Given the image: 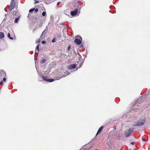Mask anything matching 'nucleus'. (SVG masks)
<instances>
[{"mask_svg": "<svg viewBox=\"0 0 150 150\" xmlns=\"http://www.w3.org/2000/svg\"><path fill=\"white\" fill-rule=\"evenodd\" d=\"M145 116L144 115L140 118L138 121L135 123L134 126H139L144 125L145 122Z\"/></svg>", "mask_w": 150, "mask_h": 150, "instance_id": "f257e3e1", "label": "nucleus"}, {"mask_svg": "<svg viewBox=\"0 0 150 150\" xmlns=\"http://www.w3.org/2000/svg\"><path fill=\"white\" fill-rule=\"evenodd\" d=\"M77 38H76L74 41V42L77 45L81 44L82 41V38L79 35H78L76 36Z\"/></svg>", "mask_w": 150, "mask_h": 150, "instance_id": "f03ea898", "label": "nucleus"}, {"mask_svg": "<svg viewBox=\"0 0 150 150\" xmlns=\"http://www.w3.org/2000/svg\"><path fill=\"white\" fill-rule=\"evenodd\" d=\"M133 131V129L129 128L127 131H125V135L126 137H128L130 135Z\"/></svg>", "mask_w": 150, "mask_h": 150, "instance_id": "7ed1b4c3", "label": "nucleus"}, {"mask_svg": "<svg viewBox=\"0 0 150 150\" xmlns=\"http://www.w3.org/2000/svg\"><path fill=\"white\" fill-rule=\"evenodd\" d=\"M6 76V74L4 71L3 70H0V79Z\"/></svg>", "mask_w": 150, "mask_h": 150, "instance_id": "20e7f679", "label": "nucleus"}, {"mask_svg": "<svg viewBox=\"0 0 150 150\" xmlns=\"http://www.w3.org/2000/svg\"><path fill=\"white\" fill-rule=\"evenodd\" d=\"M138 106L137 104H135L133 107L132 109L130 110L131 111V112H133L134 111H137L138 110Z\"/></svg>", "mask_w": 150, "mask_h": 150, "instance_id": "39448f33", "label": "nucleus"}, {"mask_svg": "<svg viewBox=\"0 0 150 150\" xmlns=\"http://www.w3.org/2000/svg\"><path fill=\"white\" fill-rule=\"evenodd\" d=\"M78 12V10L77 9H76L74 11H71L70 14L72 16H76Z\"/></svg>", "mask_w": 150, "mask_h": 150, "instance_id": "423d86ee", "label": "nucleus"}, {"mask_svg": "<svg viewBox=\"0 0 150 150\" xmlns=\"http://www.w3.org/2000/svg\"><path fill=\"white\" fill-rule=\"evenodd\" d=\"M15 4L14 1H11L10 3V7L13 9L15 6Z\"/></svg>", "mask_w": 150, "mask_h": 150, "instance_id": "0eeeda50", "label": "nucleus"}, {"mask_svg": "<svg viewBox=\"0 0 150 150\" xmlns=\"http://www.w3.org/2000/svg\"><path fill=\"white\" fill-rule=\"evenodd\" d=\"M37 72H38V74L40 76V77H42V79L45 81H47V80H48V78H47V76H42L38 72V70H37Z\"/></svg>", "mask_w": 150, "mask_h": 150, "instance_id": "6e6552de", "label": "nucleus"}, {"mask_svg": "<svg viewBox=\"0 0 150 150\" xmlns=\"http://www.w3.org/2000/svg\"><path fill=\"white\" fill-rule=\"evenodd\" d=\"M103 126H101L98 130V132L96 134V135H97L98 134L101 132L103 129Z\"/></svg>", "mask_w": 150, "mask_h": 150, "instance_id": "1a4fd4ad", "label": "nucleus"}, {"mask_svg": "<svg viewBox=\"0 0 150 150\" xmlns=\"http://www.w3.org/2000/svg\"><path fill=\"white\" fill-rule=\"evenodd\" d=\"M76 66V64H72L70 65V66L69 67L68 69H74L75 68Z\"/></svg>", "mask_w": 150, "mask_h": 150, "instance_id": "9d476101", "label": "nucleus"}, {"mask_svg": "<svg viewBox=\"0 0 150 150\" xmlns=\"http://www.w3.org/2000/svg\"><path fill=\"white\" fill-rule=\"evenodd\" d=\"M47 31V30H45L42 33L41 36H40V37H42L43 36L44 37H45Z\"/></svg>", "mask_w": 150, "mask_h": 150, "instance_id": "9b49d317", "label": "nucleus"}, {"mask_svg": "<svg viewBox=\"0 0 150 150\" xmlns=\"http://www.w3.org/2000/svg\"><path fill=\"white\" fill-rule=\"evenodd\" d=\"M20 17L21 15H19L18 17L16 18L14 20V23H17L18 22Z\"/></svg>", "mask_w": 150, "mask_h": 150, "instance_id": "f8f14e48", "label": "nucleus"}, {"mask_svg": "<svg viewBox=\"0 0 150 150\" xmlns=\"http://www.w3.org/2000/svg\"><path fill=\"white\" fill-rule=\"evenodd\" d=\"M4 34L2 32H0V39H2L4 38Z\"/></svg>", "mask_w": 150, "mask_h": 150, "instance_id": "ddd939ff", "label": "nucleus"}, {"mask_svg": "<svg viewBox=\"0 0 150 150\" xmlns=\"http://www.w3.org/2000/svg\"><path fill=\"white\" fill-rule=\"evenodd\" d=\"M54 81V79H48L47 80V81L50 82H52Z\"/></svg>", "mask_w": 150, "mask_h": 150, "instance_id": "4468645a", "label": "nucleus"}, {"mask_svg": "<svg viewBox=\"0 0 150 150\" xmlns=\"http://www.w3.org/2000/svg\"><path fill=\"white\" fill-rule=\"evenodd\" d=\"M66 74H67L65 76H62L61 77H58L57 79H56V80H59L60 79H61V78H62V77H64L66 76L67 75H68L69 74V73H68V74H67V73H66Z\"/></svg>", "mask_w": 150, "mask_h": 150, "instance_id": "2eb2a0df", "label": "nucleus"}, {"mask_svg": "<svg viewBox=\"0 0 150 150\" xmlns=\"http://www.w3.org/2000/svg\"><path fill=\"white\" fill-rule=\"evenodd\" d=\"M11 35L9 33H8V37L11 40H13V38H12L10 37Z\"/></svg>", "mask_w": 150, "mask_h": 150, "instance_id": "dca6fc26", "label": "nucleus"}, {"mask_svg": "<svg viewBox=\"0 0 150 150\" xmlns=\"http://www.w3.org/2000/svg\"><path fill=\"white\" fill-rule=\"evenodd\" d=\"M46 13L45 11H43L42 13V15L43 16H45L46 15Z\"/></svg>", "mask_w": 150, "mask_h": 150, "instance_id": "f3484780", "label": "nucleus"}, {"mask_svg": "<svg viewBox=\"0 0 150 150\" xmlns=\"http://www.w3.org/2000/svg\"><path fill=\"white\" fill-rule=\"evenodd\" d=\"M35 9V8H31L29 10V12L30 13H31V12H33L34 10Z\"/></svg>", "mask_w": 150, "mask_h": 150, "instance_id": "a211bd4d", "label": "nucleus"}, {"mask_svg": "<svg viewBox=\"0 0 150 150\" xmlns=\"http://www.w3.org/2000/svg\"><path fill=\"white\" fill-rule=\"evenodd\" d=\"M36 49L37 50L38 52H39V45H38L36 47Z\"/></svg>", "mask_w": 150, "mask_h": 150, "instance_id": "6ab92c4d", "label": "nucleus"}, {"mask_svg": "<svg viewBox=\"0 0 150 150\" xmlns=\"http://www.w3.org/2000/svg\"><path fill=\"white\" fill-rule=\"evenodd\" d=\"M46 61V60L45 59H43L41 61V63L42 64L44 63Z\"/></svg>", "mask_w": 150, "mask_h": 150, "instance_id": "aec40b11", "label": "nucleus"}, {"mask_svg": "<svg viewBox=\"0 0 150 150\" xmlns=\"http://www.w3.org/2000/svg\"><path fill=\"white\" fill-rule=\"evenodd\" d=\"M40 42V40H38L36 41V43H38Z\"/></svg>", "mask_w": 150, "mask_h": 150, "instance_id": "412c9836", "label": "nucleus"}, {"mask_svg": "<svg viewBox=\"0 0 150 150\" xmlns=\"http://www.w3.org/2000/svg\"><path fill=\"white\" fill-rule=\"evenodd\" d=\"M35 12H38V8L35 9L34 10Z\"/></svg>", "mask_w": 150, "mask_h": 150, "instance_id": "4be33fe9", "label": "nucleus"}, {"mask_svg": "<svg viewBox=\"0 0 150 150\" xmlns=\"http://www.w3.org/2000/svg\"><path fill=\"white\" fill-rule=\"evenodd\" d=\"M38 3H39V2H38V1H35V3H34V4L35 5L37 4Z\"/></svg>", "mask_w": 150, "mask_h": 150, "instance_id": "5701e85b", "label": "nucleus"}, {"mask_svg": "<svg viewBox=\"0 0 150 150\" xmlns=\"http://www.w3.org/2000/svg\"><path fill=\"white\" fill-rule=\"evenodd\" d=\"M55 42V39L54 38L53 39L52 41V42Z\"/></svg>", "mask_w": 150, "mask_h": 150, "instance_id": "b1692460", "label": "nucleus"}, {"mask_svg": "<svg viewBox=\"0 0 150 150\" xmlns=\"http://www.w3.org/2000/svg\"><path fill=\"white\" fill-rule=\"evenodd\" d=\"M13 9H12L11 8H10H10H9V10H8V11H9L11 12Z\"/></svg>", "mask_w": 150, "mask_h": 150, "instance_id": "393cba45", "label": "nucleus"}, {"mask_svg": "<svg viewBox=\"0 0 150 150\" xmlns=\"http://www.w3.org/2000/svg\"><path fill=\"white\" fill-rule=\"evenodd\" d=\"M135 142H131L130 144L132 145H134L135 144Z\"/></svg>", "mask_w": 150, "mask_h": 150, "instance_id": "a878e982", "label": "nucleus"}, {"mask_svg": "<svg viewBox=\"0 0 150 150\" xmlns=\"http://www.w3.org/2000/svg\"><path fill=\"white\" fill-rule=\"evenodd\" d=\"M142 141L144 142L143 143L144 144H145V142L146 141H145V139H142Z\"/></svg>", "mask_w": 150, "mask_h": 150, "instance_id": "bb28decb", "label": "nucleus"}, {"mask_svg": "<svg viewBox=\"0 0 150 150\" xmlns=\"http://www.w3.org/2000/svg\"><path fill=\"white\" fill-rule=\"evenodd\" d=\"M42 42L43 44H45L46 43L45 41L44 40L42 41Z\"/></svg>", "mask_w": 150, "mask_h": 150, "instance_id": "cd10ccee", "label": "nucleus"}, {"mask_svg": "<svg viewBox=\"0 0 150 150\" xmlns=\"http://www.w3.org/2000/svg\"><path fill=\"white\" fill-rule=\"evenodd\" d=\"M4 77V78H3V81L4 82H5L6 81V79L5 77Z\"/></svg>", "mask_w": 150, "mask_h": 150, "instance_id": "c85d7f7f", "label": "nucleus"}, {"mask_svg": "<svg viewBox=\"0 0 150 150\" xmlns=\"http://www.w3.org/2000/svg\"><path fill=\"white\" fill-rule=\"evenodd\" d=\"M70 47H71V46H69L68 47V49H67V50H68V51H69V50H70Z\"/></svg>", "mask_w": 150, "mask_h": 150, "instance_id": "c756f323", "label": "nucleus"}, {"mask_svg": "<svg viewBox=\"0 0 150 150\" xmlns=\"http://www.w3.org/2000/svg\"><path fill=\"white\" fill-rule=\"evenodd\" d=\"M82 64H80L79 65V68L81 67L82 66Z\"/></svg>", "mask_w": 150, "mask_h": 150, "instance_id": "7c9ffc66", "label": "nucleus"}, {"mask_svg": "<svg viewBox=\"0 0 150 150\" xmlns=\"http://www.w3.org/2000/svg\"><path fill=\"white\" fill-rule=\"evenodd\" d=\"M60 3V2H58L57 4V5L58 6L59 4Z\"/></svg>", "mask_w": 150, "mask_h": 150, "instance_id": "2f4dec72", "label": "nucleus"}, {"mask_svg": "<svg viewBox=\"0 0 150 150\" xmlns=\"http://www.w3.org/2000/svg\"><path fill=\"white\" fill-rule=\"evenodd\" d=\"M3 81H1V82H0V84H1L2 83H3Z\"/></svg>", "mask_w": 150, "mask_h": 150, "instance_id": "473e14b6", "label": "nucleus"}, {"mask_svg": "<svg viewBox=\"0 0 150 150\" xmlns=\"http://www.w3.org/2000/svg\"><path fill=\"white\" fill-rule=\"evenodd\" d=\"M15 12L16 15V13H18L17 11H15Z\"/></svg>", "mask_w": 150, "mask_h": 150, "instance_id": "72a5a7b5", "label": "nucleus"}, {"mask_svg": "<svg viewBox=\"0 0 150 150\" xmlns=\"http://www.w3.org/2000/svg\"><path fill=\"white\" fill-rule=\"evenodd\" d=\"M47 26H46V29L45 30H47Z\"/></svg>", "mask_w": 150, "mask_h": 150, "instance_id": "f704fd0d", "label": "nucleus"}, {"mask_svg": "<svg viewBox=\"0 0 150 150\" xmlns=\"http://www.w3.org/2000/svg\"><path fill=\"white\" fill-rule=\"evenodd\" d=\"M11 0L12 1H14V0Z\"/></svg>", "mask_w": 150, "mask_h": 150, "instance_id": "c9c22d12", "label": "nucleus"}, {"mask_svg": "<svg viewBox=\"0 0 150 150\" xmlns=\"http://www.w3.org/2000/svg\"><path fill=\"white\" fill-rule=\"evenodd\" d=\"M80 150H82V149H81Z\"/></svg>", "mask_w": 150, "mask_h": 150, "instance_id": "e433bc0d", "label": "nucleus"}, {"mask_svg": "<svg viewBox=\"0 0 150 150\" xmlns=\"http://www.w3.org/2000/svg\"><path fill=\"white\" fill-rule=\"evenodd\" d=\"M120 150H122L121 149H120Z\"/></svg>", "mask_w": 150, "mask_h": 150, "instance_id": "4c0bfd02", "label": "nucleus"}]
</instances>
